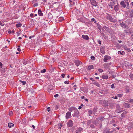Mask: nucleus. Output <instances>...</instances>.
Returning <instances> with one entry per match:
<instances>
[{"mask_svg":"<svg viewBox=\"0 0 133 133\" xmlns=\"http://www.w3.org/2000/svg\"><path fill=\"white\" fill-rule=\"evenodd\" d=\"M64 83L65 84H69V82L68 81H65L64 82Z\"/></svg>","mask_w":133,"mask_h":133,"instance_id":"45","label":"nucleus"},{"mask_svg":"<svg viewBox=\"0 0 133 133\" xmlns=\"http://www.w3.org/2000/svg\"><path fill=\"white\" fill-rule=\"evenodd\" d=\"M32 127L34 129L35 128V127L33 125H32Z\"/></svg>","mask_w":133,"mask_h":133,"instance_id":"56","label":"nucleus"},{"mask_svg":"<svg viewBox=\"0 0 133 133\" xmlns=\"http://www.w3.org/2000/svg\"><path fill=\"white\" fill-rule=\"evenodd\" d=\"M103 118H102V117H99V118H96V120H98V121H99L100 120H102Z\"/></svg>","mask_w":133,"mask_h":133,"instance_id":"29","label":"nucleus"},{"mask_svg":"<svg viewBox=\"0 0 133 133\" xmlns=\"http://www.w3.org/2000/svg\"><path fill=\"white\" fill-rule=\"evenodd\" d=\"M23 63L24 65H25L27 64V61L25 60L23 61Z\"/></svg>","mask_w":133,"mask_h":133,"instance_id":"36","label":"nucleus"},{"mask_svg":"<svg viewBox=\"0 0 133 133\" xmlns=\"http://www.w3.org/2000/svg\"><path fill=\"white\" fill-rule=\"evenodd\" d=\"M64 20V18L63 17H60L58 19V21H59L62 22Z\"/></svg>","mask_w":133,"mask_h":133,"instance_id":"23","label":"nucleus"},{"mask_svg":"<svg viewBox=\"0 0 133 133\" xmlns=\"http://www.w3.org/2000/svg\"><path fill=\"white\" fill-rule=\"evenodd\" d=\"M91 58L92 60H95V57L94 56H91Z\"/></svg>","mask_w":133,"mask_h":133,"instance_id":"38","label":"nucleus"},{"mask_svg":"<svg viewBox=\"0 0 133 133\" xmlns=\"http://www.w3.org/2000/svg\"><path fill=\"white\" fill-rule=\"evenodd\" d=\"M126 114V112H123L122 114H121V116L123 117H124V116H125V114Z\"/></svg>","mask_w":133,"mask_h":133,"instance_id":"32","label":"nucleus"},{"mask_svg":"<svg viewBox=\"0 0 133 133\" xmlns=\"http://www.w3.org/2000/svg\"><path fill=\"white\" fill-rule=\"evenodd\" d=\"M91 123V121L90 120H88V121L87 124L88 125H89V124L90 123Z\"/></svg>","mask_w":133,"mask_h":133,"instance_id":"42","label":"nucleus"},{"mask_svg":"<svg viewBox=\"0 0 133 133\" xmlns=\"http://www.w3.org/2000/svg\"><path fill=\"white\" fill-rule=\"evenodd\" d=\"M0 24L1 26H3L4 25V24L3 23H2V22L0 21Z\"/></svg>","mask_w":133,"mask_h":133,"instance_id":"40","label":"nucleus"},{"mask_svg":"<svg viewBox=\"0 0 133 133\" xmlns=\"http://www.w3.org/2000/svg\"><path fill=\"white\" fill-rule=\"evenodd\" d=\"M46 72V69H43V70H42L41 71V72L42 73H44Z\"/></svg>","mask_w":133,"mask_h":133,"instance_id":"30","label":"nucleus"},{"mask_svg":"<svg viewBox=\"0 0 133 133\" xmlns=\"http://www.w3.org/2000/svg\"><path fill=\"white\" fill-rule=\"evenodd\" d=\"M79 131H81V130H82V128H79Z\"/></svg>","mask_w":133,"mask_h":133,"instance_id":"62","label":"nucleus"},{"mask_svg":"<svg viewBox=\"0 0 133 133\" xmlns=\"http://www.w3.org/2000/svg\"><path fill=\"white\" fill-rule=\"evenodd\" d=\"M38 15L39 16H42L43 15V14L42 13L41 10V9H39L38 10Z\"/></svg>","mask_w":133,"mask_h":133,"instance_id":"10","label":"nucleus"},{"mask_svg":"<svg viewBox=\"0 0 133 133\" xmlns=\"http://www.w3.org/2000/svg\"><path fill=\"white\" fill-rule=\"evenodd\" d=\"M38 5V4L37 3H35L34 4V7H35L36 6H37Z\"/></svg>","mask_w":133,"mask_h":133,"instance_id":"48","label":"nucleus"},{"mask_svg":"<svg viewBox=\"0 0 133 133\" xmlns=\"http://www.w3.org/2000/svg\"><path fill=\"white\" fill-rule=\"evenodd\" d=\"M91 21L92 22H94V23H96V22L95 21V19L94 18H92L91 19Z\"/></svg>","mask_w":133,"mask_h":133,"instance_id":"33","label":"nucleus"},{"mask_svg":"<svg viewBox=\"0 0 133 133\" xmlns=\"http://www.w3.org/2000/svg\"><path fill=\"white\" fill-rule=\"evenodd\" d=\"M48 17L50 18H51L52 17V14L50 13H49L48 14Z\"/></svg>","mask_w":133,"mask_h":133,"instance_id":"28","label":"nucleus"},{"mask_svg":"<svg viewBox=\"0 0 133 133\" xmlns=\"http://www.w3.org/2000/svg\"><path fill=\"white\" fill-rule=\"evenodd\" d=\"M126 3L127 4V6H129V2H126Z\"/></svg>","mask_w":133,"mask_h":133,"instance_id":"54","label":"nucleus"},{"mask_svg":"<svg viewBox=\"0 0 133 133\" xmlns=\"http://www.w3.org/2000/svg\"><path fill=\"white\" fill-rule=\"evenodd\" d=\"M81 98H82V99H83L84 98V96H82L81 97Z\"/></svg>","mask_w":133,"mask_h":133,"instance_id":"57","label":"nucleus"},{"mask_svg":"<svg viewBox=\"0 0 133 133\" xmlns=\"http://www.w3.org/2000/svg\"><path fill=\"white\" fill-rule=\"evenodd\" d=\"M123 48H124V49L125 50H127L128 48L126 46H124Z\"/></svg>","mask_w":133,"mask_h":133,"instance_id":"39","label":"nucleus"},{"mask_svg":"<svg viewBox=\"0 0 133 133\" xmlns=\"http://www.w3.org/2000/svg\"><path fill=\"white\" fill-rule=\"evenodd\" d=\"M30 17H33L34 16V15H33V14H30Z\"/></svg>","mask_w":133,"mask_h":133,"instance_id":"51","label":"nucleus"},{"mask_svg":"<svg viewBox=\"0 0 133 133\" xmlns=\"http://www.w3.org/2000/svg\"><path fill=\"white\" fill-rule=\"evenodd\" d=\"M111 88H115L114 85V84H112L111 85Z\"/></svg>","mask_w":133,"mask_h":133,"instance_id":"49","label":"nucleus"},{"mask_svg":"<svg viewBox=\"0 0 133 133\" xmlns=\"http://www.w3.org/2000/svg\"><path fill=\"white\" fill-rule=\"evenodd\" d=\"M21 82L22 83L23 85L25 84L26 83V82L25 81H21Z\"/></svg>","mask_w":133,"mask_h":133,"instance_id":"41","label":"nucleus"},{"mask_svg":"<svg viewBox=\"0 0 133 133\" xmlns=\"http://www.w3.org/2000/svg\"><path fill=\"white\" fill-rule=\"evenodd\" d=\"M104 58L103 59L104 61L105 62H107V60L109 59H110L111 57L109 56L105 55L104 56Z\"/></svg>","mask_w":133,"mask_h":133,"instance_id":"2","label":"nucleus"},{"mask_svg":"<svg viewBox=\"0 0 133 133\" xmlns=\"http://www.w3.org/2000/svg\"><path fill=\"white\" fill-rule=\"evenodd\" d=\"M90 2L93 5L95 6H97V3L95 0H91Z\"/></svg>","mask_w":133,"mask_h":133,"instance_id":"4","label":"nucleus"},{"mask_svg":"<svg viewBox=\"0 0 133 133\" xmlns=\"http://www.w3.org/2000/svg\"><path fill=\"white\" fill-rule=\"evenodd\" d=\"M76 108H75L73 107H70L69 108H68V110L71 112H72L73 111H75V109H76Z\"/></svg>","mask_w":133,"mask_h":133,"instance_id":"9","label":"nucleus"},{"mask_svg":"<svg viewBox=\"0 0 133 133\" xmlns=\"http://www.w3.org/2000/svg\"><path fill=\"white\" fill-rule=\"evenodd\" d=\"M115 3L114 1L111 2L109 4V6L111 8H112L114 7V5Z\"/></svg>","mask_w":133,"mask_h":133,"instance_id":"7","label":"nucleus"},{"mask_svg":"<svg viewBox=\"0 0 133 133\" xmlns=\"http://www.w3.org/2000/svg\"><path fill=\"white\" fill-rule=\"evenodd\" d=\"M2 65V63L0 62V66H1Z\"/></svg>","mask_w":133,"mask_h":133,"instance_id":"61","label":"nucleus"},{"mask_svg":"<svg viewBox=\"0 0 133 133\" xmlns=\"http://www.w3.org/2000/svg\"><path fill=\"white\" fill-rule=\"evenodd\" d=\"M98 42L99 44H101V41L100 40H98Z\"/></svg>","mask_w":133,"mask_h":133,"instance_id":"50","label":"nucleus"},{"mask_svg":"<svg viewBox=\"0 0 133 133\" xmlns=\"http://www.w3.org/2000/svg\"><path fill=\"white\" fill-rule=\"evenodd\" d=\"M127 50L128 52H130L131 51V50L129 48H128Z\"/></svg>","mask_w":133,"mask_h":133,"instance_id":"52","label":"nucleus"},{"mask_svg":"<svg viewBox=\"0 0 133 133\" xmlns=\"http://www.w3.org/2000/svg\"><path fill=\"white\" fill-rule=\"evenodd\" d=\"M120 25L122 26V27L124 28H125L127 27L126 25L124 24L122 22V23H120Z\"/></svg>","mask_w":133,"mask_h":133,"instance_id":"13","label":"nucleus"},{"mask_svg":"<svg viewBox=\"0 0 133 133\" xmlns=\"http://www.w3.org/2000/svg\"><path fill=\"white\" fill-rule=\"evenodd\" d=\"M71 116V112L69 111L66 114L65 118L66 119H68Z\"/></svg>","mask_w":133,"mask_h":133,"instance_id":"6","label":"nucleus"},{"mask_svg":"<svg viewBox=\"0 0 133 133\" xmlns=\"http://www.w3.org/2000/svg\"><path fill=\"white\" fill-rule=\"evenodd\" d=\"M8 124L9 127L10 128L13 127L14 126L13 124L10 123H9Z\"/></svg>","mask_w":133,"mask_h":133,"instance_id":"19","label":"nucleus"},{"mask_svg":"<svg viewBox=\"0 0 133 133\" xmlns=\"http://www.w3.org/2000/svg\"><path fill=\"white\" fill-rule=\"evenodd\" d=\"M82 37L84 39L86 40H88L89 38L88 36L87 35H83L82 36Z\"/></svg>","mask_w":133,"mask_h":133,"instance_id":"12","label":"nucleus"},{"mask_svg":"<svg viewBox=\"0 0 133 133\" xmlns=\"http://www.w3.org/2000/svg\"><path fill=\"white\" fill-rule=\"evenodd\" d=\"M100 51L102 54H104L105 52L104 50V49L103 48H101L100 49Z\"/></svg>","mask_w":133,"mask_h":133,"instance_id":"22","label":"nucleus"},{"mask_svg":"<svg viewBox=\"0 0 133 133\" xmlns=\"http://www.w3.org/2000/svg\"><path fill=\"white\" fill-rule=\"evenodd\" d=\"M75 64L77 66H79L80 65L82 64V62L78 60H76L75 61Z\"/></svg>","mask_w":133,"mask_h":133,"instance_id":"8","label":"nucleus"},{"mask_svg":"<svg viewBox=\"0 0 133 133\" xmlns=\"http://www.w3.org/2000/svg\"><path fill=\"white\" fill-rule=\"evenodd\" d=\"M114 9L115 11H118L119 9L118 5H115L114 7Z\"/></svg>","mask_w":133,"mask_h":133,"instance_id":"20","label":"nucleus"},{"mask_svg":"<svg viewBox=\"0 0 133 133\" xmlns=\"http://www.w3.org/2000/svg\"><path fill=\"white\" fill-rule=\"evenodd\" d=\"M88 69L89 70H91V69H94V66L93 65H89L88 67Z\"/></svg>","mask_w":133,"mask_h":133,"instance_id":"21","label":"nucleus"},{"mask_svg":"<svg viewBox=\"0 0 133 133\" xmlns=\"http://www.w3.org/2000/svg\"><path fill=\"white\" fill-rule=\"evenodd\" d=\"M122 96H123V94H117L118 96L119 97H121Z\"/></svg>","mask_w":133,"mask_h":133,"instance_id":"35","label":"nucleus"},{"mask_svg":"<svg viewBox=\"0 0 133 133\" xmlns=\"http://www.w3.org/2000/svg\"><path fill=\"white\" fill-rule=\"evenodd\" d=\"M102 77L103 79H107L108 78V77L107 75H104L102 76Z\"/></svg>","mask_w":133,"mask_h":133,"instance_id":"17","label":"nucleus"},{"mask_svg":"<svg viewBox=\"0 0 133 133\" xmlns=\"http://www.w3.org/2000/svg\"><path fill=\"white\" fill-rule=\"evenodd\" d=\"M104 27H101L100 26L99 27H98V29H99L101 31V32H102V30L104 31Z\"/></svg>","mask_w":133,"mask_h":133,"instance_id":"18","label":"nucleus"},{"mask_svg":"<svg viewBox=\"0 0 133 133\" xmlns=\"http://www.w3.org/2000/svg\"><path fill=\"white\" fill-rule=\"evenodd\" d=\"M112 98L116 99H117L118 98L117 97V96H115V97L113 96L112 97Z\"/></svg>","mask_w":133,"mask_h":133,"instance_id":"44","label":"nucleus"},{"mask_svg":"<svg viewBox=\"0 0 133 133\" xmlns=\"http://www.w3.org/2000/svg\"><path fill=\"white\" fill-rule=\"evenodd\" d=\"M98 71L99 72L101 73L103 71V70L101 69H98Z\"/></svg>","mask_w":133,"mask_h":133,"instance_id":"34","label":"nucleus"},{"mask_svg":"<svg viewBox=\"0 0 133 133\" xmlns=\"http://www.w3.org/2000/svg\"><path fill=\"white\" fill-rule=\"evenodd\" d=\"M22 26V24L21 23H18L16 25V26L17 28H18L21 26Z\"/></svg>","mask_w":133,"mask_h":133,"instance_id":"24","label":"nucleus"},{"mask_svg":"<svg viewBox=\"0 0 133 133\" xmlns=\"http://www.w3.org/2000/svg\"><path fill=\"white\" fill-rule=\"evenodd\" d=\"M17 50L18 51H21V50L20 49V48H18L17 49Z\"/></svg>","mask_w":133,"mask_h":133,"instance_id":"59","label":"nucleus"},{"mask_svg":"<svg viewBox=\"0 0 133 133\" xmlns=\"http://www.w3.org/2000/svg\"><path fill=\"white\" fill-rule=\"evenodd\" d=\"M94 125L93 124H91L90 125V127H91L94 128Z\"/></svg>","mask_w":133,"mask_h":133,"instance_id":"53","label":"nucleus"},{"mask_svg":"<svg viewBox=\"0 0 133 133\" xmlns=\"http://www.w3.org/2000/svg\"><path fill=\"white\" fill-rule=\"evenodd\" d=\"M120 4L124 8L126 7V5L125 4L124 2V1H122L120 3Z\"/></svg>","mask_w":133,"mask_h":133,"instance_id":"14","label":"nucleus"},{"mask_svg":"<svg viewBox=\"0 0 133 133\" xmlns=\"http://www.w3.org/2000/svg\"><path fill=\"white\" fill-rule=\"evenodd\" d=\"M123 105L125 108H128L130 107V105L128 103H124Z\"/></svg>","mask_w":133,"mask_h":133,"instance_id":"11","label":"nucleus"},{"mask_svg":"<svg viewBox=\"0 0 133 133\" xmlns=\"http://www.w3.org/2000/svg\"><path fill=\"white\" fill-rule=\"evenodd\" d=\"M118 53L119 54H121L123 55V53H124V52L122 51H119L118 52Z\"/></svg>","mask_w":133,"mask_h":133,"instance_id":"26","label":"nucleus"},{"mask_svg":"<svg viewBox=\"0 0 133 133\" xmlns=\"http://www.w3.org/2000/svg\"><path fill=\"white\" fill-rule=\"evenodd\" d=\"M82 107L81 106H80L78 108V109H80L82 108Z\"/></svg>","mask_w":133,"mask_h":133,"instance_id":"55","label":"nucleus"},{"mask_svg":"<svg viewBox=\"0 0 133 133\" xmlns=\"http://www.w3.org/2000/svg\"><path fill=\"white\" fill-rule=\"evenodd\" d=\"M93 84L98 87H100V85L97 82H94Z\"/></svg>","mask_w":133,"mask_h":133,"instance_id":"16","label":"nucleus"},{"mask_svg":"<svg viewBox=\"0 0 133 133\" xmlns=\"http://www.w3.org/2000/svg\"><path fill=\"white\" fill-rule=\"evenodd\" d=\"M101 34H102V36H105V35L103 33H101Z\"/></svg>","mask_w":133,"mask_h":133,"instance_id":"63","label":"nucleus"},{"mask_svg":"<svg viewBox=\"0 0 133 133\" xmlns=\"http://www.w3.org/2000/svg\"><path fill=\"white\" fill-rule=\"evenodd\" d=\"M61 76L63 78H64L65 77V74H62Z\"/></svg>","mask_w":133,"mask_h":133,"instance_id":"47","label":"nucleus"},{"mask_svg":"<svg viewBox=\"0 0 133 133\" xmlns=\"http://www.w3.org/2000/svg\"><path fill=\"white\" fill-rule=\"evenodd\" d=\"M103 28H104V29H105L107 31L109 32H110V29L109 28L106 26H104Z\"/></svg>","mask_w":133,"mask_h":133,"instance_id":"15","label":"nucleus"},{"mask_svg":"<svg viewBox=\"0 0 133 133\" xmlns=\"http://www.w3.org/2000/svg\"><path fill=\"white\" fill-rule=\"evenodd\" d=\"M34 37L33 36H30L29 38L30 39H31L32 37Z\"/></svg>","mask_w":133,"mask_h":133,"instance_id":"60","label":"nucleus"},{"mask_svg":"<svg viewBox=\"0 0 133 133\" xmlns=\"http://www.w3.org/2000/svg\"><path fill=\"white\" fill-rule=\"evenodd\" d=\"M129 102L130 103H132V104H133V99H130V101H129Z\"/></svg>","mask_w":133,"mask_h":133,"instance_id":"43","label":"nucleus"},{"mask_svg":"<svg viewBox=\"0 0 133 133\" xmlns=\"http://www.w3.org/2000/svg\"><path fill=\"white\" fill-rule=\"evenodd\" d=\"M89 114H91V113H92V111H89Z\"/></svg>","mask_w":133,"mask_h":133,"instance_id":"58","label":"nucleus"},{"mask_svg":"<svg viewBox=\"0 0 133 133\" xmlns=\"http://www.w3.org/2000/svg\"><path fill=\"white\" fill-rule=\"evenodd\" d=\"M14 32H15V31H14V30H12V31H8V33L9 34H11V33H12L13 34H14Z\"/></svg>","mask_w":133,"mask_h":133,"instance_id":"27","label":"nucleus"},{"mask_svg":"<svg viewBox=\"0 0 133 133\" xmlns=\"http://www.w3.org/2000/svg\"><path fill=\"white\" fill-rule=\"evenodd\" d=\"M74 111V114H72L73 116L74 117L78 116L79 115V112L77 109H76Z\"/></svg>","mask_w":133,"mask_h":133,"instance_id":"3","label":"nucleus"},{"mask_svg":"<svg viewBox=\"0 0 133 133\" xmlns=\"http://www.w3.org/2000/svg\"><path fill=\"white\" fill-rule=\"evenodd\" d=\"M59 95L58 94H56L54 95V97L55 98L57 97H58Z\"/></svg>","mask_w":133,"mask_h":133,"instance_id":"46","label":"nucleus"},{"mask_svg":"<svg viewBox=\"0 0 133 133\" xmlns=\"http://www.w3.org/2000/svg\"><path fill=\"white\" fill-rule=\"evenodd\" d=\"M73 125V123L72 121L70 120L67 123V125L69 127H71Z\"/></svg>","mask_w":133,"mask_h":133,"instance_id":"5","label":"nucleus"},{"mask_svg":"<svg viewBox=\"0 0 133 133\" xmlns=\"http://www.w3.org/2000/svg\"><path fill=\"white\" fill-rule=\"evenodd\" d=\"M103 132L104 133H111V132L109 131L108 130H105L103 131Z\"/></svg>","mask_w":133,"mask_h":133,"instance_id":"25","label":"nucleus"},{"mask_svg":"<svg viewBox=\"0 0 133 133\" xmlns=\"http://www.w3.org/2000/svg\"><path fill=\"white\" fill-rule=\"evenodd\" d=\"M129 76L131 78L132 80L133 79V74H131L129 75Z\"/></svg>","mask_w":133,"mask_h":133,"instance_id":"31","label":"nucleus"},{"mask_svg":"<svg viewBox=\"0 0 133 133\" xmlns=\"http://www.w3.org/2000/svg\"><path fill=\"white\" fill-rule=\"evenodd\" d=\"M85 100L87 101V102H88V99H87L86 98L85 99Z\"/></svg>","mask_w":133,"mask_h":133,"instance_id":"64","label":"nucleus"},{"mask_svg":"<svg viewBox=\"0 0 133 133\" xmlns=\"http://www.w3.org/2000/svg\"><path fill=\"white\" fill-rule=\"evenodd\" d=\"M9 115L10 116H11L12 115L13 112L11 111H10L9 113Z\"/></svg>","mask_w":133,"mask_h":133,"instance_id":"37","label":"nucleus"},{"mask_svg":"<svg viewBox=\"0 0 133 133\" xmlns=\"http://www.w3.org/2000/svg\"><path fill=\"white\" fill-rule=\"evenodd\" d=\"M106 18L108 20H109L111 22H112L113 21V18L111 16L108 14H107V15L106 16Z\"/></svg>","mask_w":133,"mask_h":133,"instance_id":"1","label":"nucleus"}]
</instances>
